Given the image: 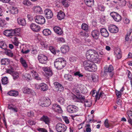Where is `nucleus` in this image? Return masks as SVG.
Listing matches in <instances>:
<instances>
[{"mask_svg": "<svg viewBox=\"0 0 132 132\" xmlns=\"http://www.w3.org/2000/svg\"><path fill=\"white\" fill-rule=\"evenodd\" d=\"M66 62L64 59L59 58L55 60L54 65L55 67L58 70H61L66 65Z\"/></svg>", "mask_w": 132, "mask_h": 132, "instance_id": "obj_1", "label": "nucleus"}, {"mask_svg": "<svg viewBox=\"0 0 132 132\" xmlns=\"http://www.w3.org/2000/svg\"><path fill=\"white\" fill-rule=\"evenodd\" d=\"M67 129V127L64 124L59 123H57L55 126V129L58 132H65Z\"/></svg>", "mask_w": 132, "mask_h": 132, "instance_id": "obj_2", "label": "nucleus"}, {"mask_svg": "<svg viewBox=\"0 0 132 132\" xmlns=\"http://www.w3.org/2000/svg\"><path fill=\"white\" fill-rule=\"evenodd\" d=\"M93 53L90 60L96 63H100V62L101 60L98 57V55L97 52L95 50H94Z\"/></svg>", "mask_w": 132, "mask_h": 132, "instance_id": "obj_3", "label": "nucleus"}, {"mask_svg": "<svg viewBox=\"0 0 132 132\" xmlns=\"http://www.w3.org/2000/svg\"><path fill=\"white\" fill-rule=\"evenodd\" d=\"M34 19L35 22L39 24H43L45 22V19L43 16L40 15L36 16L35 17Z\"/></svg>", "mask_w": 132, "mask_h": 132, "instance_id": "obj_4", "label": "nucleus"}, {"mask_svg": "<svg viewBox=\"0 0 132 132\" xmlns=\"http://www.w3.org/2000/svg\"><path fill=\"white\" fill-rule=\"evenodd\" d=\"M67 110L69 113H75L78 111V108L74 105H70L67 106Z\"/></svg>", "mask_w": 132, "mask_h": 132, "instance_id": "obj_5", "label": "nucleus"}, {"mask_svg": "<svg viewBox=\"0 0 132 132\" xmlns=\"http://www.w3.org/2000/svg\"><path fill=\"white\" fill-rule=\"evenodd\" d=\"M38 59L40 63L44 64L46 63L47 58L45 55L40 54L38 56Z\"/></svg>", "mask_w": 132, "mask_h": 132, "instance_id": "obj_6", "label": "nucleus"}, {"mask_svg": "<svg viewBox=\"0 0 132 132\" xmlns=\"http://www.w3.org/2000/svg\"><path fill=\"white\" fill-rule=\"evenodd\" d=\"M110 15L114 20L116 22L120 21L122 19L121 16L117 13L113 12L110 13Z\"/></svg>", "mask_w": 132, "mask_h": 132, "instance_id": "obj_7", "label": "nucleus"}, {"mask_svg": "<svg viewBox=\"0 0 132 132\" xmlns=\"http://www.w3.org/2000/svg\"><path fill=\"white\" fill-rule=\"evenodd\" d=\"M52 109L54 111L58 113H61L62 112L60 106L56 104H53Z\"/></svg>", "mask_w": 132, "mask_h": 132, "instance_id": "obj_8", "label": "nucleus"}, {"mask_svg": "<svg viewBox=\"0 0 132 132\" xmlns=\"http://www.w3.org/2000/svg\"><path fill=\"white\" fill-rule=\"evenodd\" d=\"M42 69L47 76H51L52 75V70L50 67H44Z\"/></svg>", "mask_w": 132, "mask_h": 132, "instance_id": "obj_9", "label": "nucleus"}, {"mask_svg": "<svg viewBox=\"0 0 132 132\" xmlns=\"http://www.w3.org/2000/svg\"><path fill=\"white\" fill-rule=\"evenodd\" d=\"M93 62L90 60L85 61L83 63V65L84 68L86 70L88 71L91 66Z\"/></svg>", "mask_w": 132, "mask_h": 132, "instance_id": "obj_10", "label": "nucleus"}, {"mask_svg": "<svg viewBox=\"0 0 132 132\" xmlns=\"http://www.w3.org/2000/svg\"><path fill=\"white\" fill-rule=\"evenodd\" d=\"M44 13L47 19H50L53 16L52 11L49 9H46L44 11Z\"/></svg>", "mask_w": 132, "mask_h": 132, "instance_id": "obj_11", "label": "nucleus"}, {"mask_svg": "<svg viewBox=\"0 0 132 132\" xmlns=\"http://www.w3.org/2000/svg\"><path fill=\"white\" fill-rule=\"evenodd\" d=\"M54 85L57 92L60 93L63 90V87L62 85L58 82H55L54 83Z\"/></svg>", "mask_w": 132, "mask_h": 132, "instance_id": "obj_12", "label": "nucleus"}, {"mask_svg": "<svg viewBox=\"0 0 132 132\" xmlns=\"http://www.w3.org/2000/svg\"><path fill=\"white\" fill-rule=\"evenodd\" d=\"M109 31L112 33H116L118 31V27L114 25H111L109 27Z\"/></svg>", "mask_w": 132, "mask_h": 132, "instance_id": "obj_13", "label": "nucleus"}, {"mask_svg": "<svg viewBox=\"0 0 132 132\" xmlns=\"http://www.w3.org/2000/svg\"><path fill=\"white\" fill-rule=\"evenodd\" d=\"M30 27L31 29L34 31L37 32L40 30V27L34 23H32L31 24Z\"/></svg>", "mask_w": 132, "mask_h": 132, "instance_id": "obj_14", "label": "nucleus"}, {"mask_svg": "<svg viewBox=\"0 0 132 132\" xmlns=\"http://www.w3.org/2000/svg\"><path fill=\"white\" fill-rule=\"evenodd\" d=\"M100 34L99 31L97 30H93L91 33V35L93 37L96 39H98Z\"/></svg>", "mask_w": 132, "mask_h": 132, "instance_id": "obj_15", "label": "nucleus"}, {"mask_svg": "<svg viewBox=\"0 0 132 132\" xmlns=\"http://www.w3.org/2000/svg\"><path fill=\"white\" fill-rule=\"evenodd\" d=\"M100 32L102 36L105 37L109 36V34L106 28H101L100 30Z\"/></svg>", "mask_w": 132, "mask_h": 132, "instance_id": "obj_16", "label": "nucleus"}, {"mask_svg": "<svg viewBox=\"0 0 132 132\" xmlns=\"http://www.w3.org/2000/svg\"><path fill=\"white\" fill-rule=\"evenodd\" d=\"M54 32L57 34L61 35L63 33V31L61 28L58 26H55L53 28Z\"/></svg>", "mask_w": 132, "mask_h": 132, "instance_id": "obj_17", "label": "nucleus"}, {"mask_svg": "<svg viewBox=\"0 0 132 132\" xmlns=\"http://www.w3.org/2000/svg\"><path fill=\"white\" fill-rule=\"evenodd\" d=\"M33 10L35 13L37 14H40L43 13V11L42 8L39 6L34 7Z\"/></svg>", "mask_w": 132, "mask_h": 132, "instance_id": "obj_18", "label": "nucleus"}, {"mask_svg": "<svg viewBox=\"0 0 132 132\" xmlns=\"http://www.w3.org/2000/svg\"><path fill=\"white\" fill-rule=\"evenodd\" d=\"M75 97L76 98L77 100H78L79 101V102L81 103L84 102L85 101V96L81 95H78L77 96H75L74 97V98Z\"/></svg>", "mask_w": 132, "mask_h": 132, "instance_id": "obj_19", "label": "nucleus"}, {"mask_svg": "<svg viewBox=\"0 0 132 132\" xmlns=\"http://www.w3.org/2000/svg\"><path fill=\"white\" fill-rule=\"evenodd\" d=\"M44 102L43 103H41V105L42 106H48L51 104V101L49 99L45 98L44 99Z\"/></svg>", "mask_w": 132, "mask_h": 132, "instance_id": "obj_20", "label": "nucleus"}, {"mask_svg": "<svg viewBox=\"0 0 132 132\" xmlns=\"http://www.w3.org/2000/svg\"><path fill=\"white\" fill-rule=\"evenodd\" d=\"M40 120L45 122L46 124H48L50 122V119L48 117L45 116H43L40 119Z\"/></svg>", "mask_w": 132, "mask_h": 132, "instance_id": "obj_21", "label": "nucleus"}, {"mask_svg": "<svg viewBox=\"0 0 132 132\" xmlns=\"http://www.w3.org/2000/svg\"><path fill=\"white\" fill-rule=\"evenodd\" d=\"M39 87L41 90L44 91H46L48 89L47 85L44 83H41L39 85Z\"/></svg>", "mask_w": 132, "mask_h": 132, "instance_id": "obj_22", "label": "nucleus"}, {"mask_svg": "<svg viewBox=\"0 0 132 132\" xmlns=\"http://www.w3.org/2000/svg\"><path fill=\"white\" fill-rule=\"evenodd\" d=\"M17 21L18 24L22 26L26 25V21L24 18H19L17 19Z\"/></svg>", "mask_w": 132, "mask_h": 132, "instance_id": "obj_23", "label": "nucleus"}, {"mask_svg": "<svg viewBox=\"0 0 132 132\" xmlns=\"http://www.w3.org/2000/svg\"><path fill=\"white\" fill-rule=\"evenodd\" d=\"M93 51H94L93 50H89L87 51L86 56L87 59L90 60V58L92 57V54H93Z\"/></svg>", "mask_w": 132, "mask_h": 132, "instance_id": "obj_24", "label": "nucleus"}, {"mask_svg": "<svg viewBox=\"0 0 132 132\" xmlns=\"http://www.w3.org/2000/svg\"><path fill=\"white\" fill-rule=\"evenodd\" d=\"M64 79L69 81H73L74 80L73 77L69 74H65L64 76Z\"/></svg>", "mask_w": 132, "mask_h": 132, "instance_id": "obj_25", "label": "nucleus"}, {"mask_svg": "<svg viewBox=\"0 0 132 132\" xmlns=\"http://www.w3.org/2000/svg\"><path fill=\"white\" fill-rule=\"evenodd\" d=\"M57 18L60 20H61L64 19L65 14L64 13L61 11H60L58 13L57 15Z\"/></svg>", "mask_w": 132, "mask_h": 132, "instance_id": "obj_26", "label": "nucleus"}, {"mask_svg": "<svg viewBox=\"0 0 132 132\" xmlns=\"http://www.w3.org/2000/svg\"><path fill=\"white\" fill-rule=\"evenodd\" d=\"M7 94L10 96L16 97L18 95L19 93L17 91L11 90L8 92Z\"/></svg>", "mask_w": 132, "mask_h": 132, "instance_id": "obj_27", "label": "nucleus"}, {"mask_svg": "<svg viewBox=\"0 0 132 132\" xmlns=\"http://www.w3.org/2000/svg\"><path fill=\"white\" fill-rule=\"evenodd\" d=\"M96 96H95V98L96 99V100H98L100 97H101L102 98V97L104 96V97L105 96V95H104V93L101 92L99 93V91L96 92Z\"/></svg>", "mask_w": 132, "mask_h": 132, "instance_id": "obj_28", "label": "nucleus"}, {"mask_svg": "<svg viewBox=\"0 0 132 132\" xmlns=\"http://www.w3.org/2000/svg\"><path fill=\"white\" fill-rule=\"evenodd\" d=\"M86 5L88 7H91L93 6L94 3V0H84Z\"/></svg>", "mask_w": 132, "mask_h": 132, "instance_id": "obj_29", "label": "nucleus"}, {"mask_svg": "<svg viewBox=\"0 0 132 132\" xmlns=\"http://www.w3.org/2000/svg\"><path fill=\"white\" fill-rule=\"evenodd\" d=\"M61 3L64 7H68L70 4V0H62Z\"/></svg>", "mask_w": 132, "mask_h": 132, "instance_id": "obj_30", "label": "nucleus"}, {"mask_svg": "<svg viewBox=\"0 0 132 132\" xmlns=\"http://www.w3.org/2000/svg\"><path fill=\"white\" fill-rule=\"evenodd\" d=\"M114 52L118 59H119L121 57V51L120 49H117Z\"/></svg>", "mask_w": 132, "mask_h": 132, "instance_id": "obj_31", "label": "nucleus"}, {"mask_svg": "<svg viewBox=\"0 0 132 132\" xmlns=\"http://www.w3.org/2000/svg\"><path fill=\"white\" fill-rule=\"evenodd\" d=\"M69 50V47L67 46H64L61 48V51L63 53H65Z\"/></svg>", "mask_w": 132, "mask_h": 132, "instance_id": "obj_32", "label": "nucleus"}, {"mask_svg": "<svg viewBox=\"0 0 132 132\" xmlns=\"http://www.w3.org/2000/svg\"><path fill=\"white\" fill-rule=\"evenodd\" d=\"M79 88L81 92L83 94L86 93L87 92V90L86 87L82 85H80Z\"/></svg>", "mask_w": 132, "mask_h": 132, "instance_id": "obj_33", "label": "nucleus"}, {"mask_svg": "<svg viewBox=\"0 0 132 132\" xmlns=\"http://www.w3.org/2000/svg\"><path fill=\"white\" fill-rule=\"evenodd\" d=\"M97 69V67L96 65L93 64V63L92 64L91 66L88 70V71L90 72H95Z\"/></svg>", "mask_w": 132, "mask_h": 132, "instance_id": "obj_34", "label": "nucleus"}, {"mask_svg": "<svg viewBox=\"0 0 132 132\" xmlns=\"http://www.w3.org/2000/svg\"><path fill=\"white\" fill-rule=\"evenodd\" d=\"M92 81L94 82H97L98 81V76L95 74H93L92 75Z\"/></svg>", "mask_w": 132, "mask_h": 132, "instance_id": "obj_35", "label": "nucleus"}, {"mask_svg": "<svg viewBox=\"0 0 132 132\" xmlns=\"http://www.w3.org/2000/svg\"><path fill=\"white\" fill-rule=\"evenodd\" d=\"M7 47V46L4 41H0V48L5 50Z\"/></svg>", "mask_w": 132, "mask_h": 132, "instance_id": "obj_36", "label": "nucleus"}, {"mask_svg": "<svg viewBox=\"0 0 132 132\" xmlns=\"http://www.w3.org/2000/svg\"><path fill=\"white\" fill-rule=\"evenodd\" d=\"M13 39L12 40V43L16 46H18L19 43L18 38L15 37H14Z\"/></svg>", "mask_w": 132, "mask_h": 132, "instance_id": "obj_37", "label": "nucleus"}, {"mask_svg": "<svg viewBox=\"0 0 132 132\" xmlns=\"http://www.w3.org/2000/svg\"><path fill=\"white\" fill-rule=\"evenodd\" d=\"M30 51V50L28 49L26 46L23 47L21 51V52L23 54L28 53Z\"/></svg>", "mask_w": 132, "mask_h": 132, "instance_id": "obj_38", "label": "nucleus"}, {"mask_svg": "<svg viewBox=\"0 0 132 132\" xmlns=\"http://www.w3.org/2000/svg\"><path fill=\"white\" fill-rule=\"evenodd\" d=\"M43 32L44 35L45 36L50 35L51 33V31L48 29H46L44 30Z\"/></svg>", "mask_w": 132, "mask_h": 132, "instance_id": "obj_39", "label": "nucleus"}, {"mask_svg": "<svg viewBox=\"0 0 132 132\" xmlns=\"http://www.w3.org/2000/svg\"><path fill=\"white\" fill-rule=\"evenodd\" d=\"M12 75L13 77V78L14 80L18 79L19 77V75L18 73L16 72H14L12 74Z\"/></svg>", "mask_w": 132, "mask_h": 132, "instance_id": "obj_40", "label": "nucleus"}, {"mask_svg": "<svg viewBox=\"0 0 132 132\" xmlns=\"http://www.w3.org/2000/svg\"><path fill=\"white\" fill-rule=\"evenodd\" d=\"M5 50V53L6 54L10 57H12L13 56V53L9 49H7L6 48Z\"/></svg>", "mask_w": 132, "mask_h": 132, "instance_id": "obj_41", "label": "nucleus"}, {"mask_svg": "<svg viewBox=\"0 0 132 132\" xmlns=\"http://www.w3.org/2000/svg\"><path fill=\"white\" fill-rule=\"evenodd\" d=\"M20 62L22 64V65L23 66L26 68H27L28 67L27 65V64L25 60L23 59L22 58H21L20 59Z\"/></svg>", "mask_w": 132, "mask_h": 132, "instance_id": "obj_42", "label": "nucleus"}, {"mask_svg": "<svg viewBox=\"0 0 132 132\" xmlns=\"http://www.w3.org/2000/svg\"><path fill=\"white\" fill-rule=\"evenodd\" d=\"M105 69L107 70V72H108L109 73L112 72V71L113 70V67L111 65H110L108 68H105Z\"/></svg>", "mask_w": 132, "mask_h": 132, "instance_id": "obj_43", "label": "nucleus"}, {"mask_svg": "<svg viewBox=\"0 0 132 132\" xmlns=\"http://www.w3.org/2000/svg\"><path fill=\"white\" fill-rule=\"evenodd\" d=\"M81 28L84 30L87 31L88 30V26L85 23H83L81 25Z\"/></svg>", "mask_w": 132, "mask_h": 132, "instance_id": "obj_44", "label": "nucleus"}, {"mask_svg": "<svg viewBox=\"0 0 132 132\" xmlns=\"http://www.w3.org/2000/svg\"><path fill=\"white\" fill-rule=\"evenodd\" d=\"M24 5L29 6L31 4V3L28 0H24L22 2Z\"/></svg>", "mask_w": 132, "mask_h": 132, "instance_id": "obj_45", "label": "nucleus"}, {"mask_svg": "<svg viewBox=\"0 0 132 132\" xmlns=\"http://www.w3.org/2000/svg\"><path fill=\"white\" fill-rule=\"evenodd\" d=\"M1 81L2 84H6L8 82L7 78L6 77H3Z\"/></svg>", "mask_w": 132, "mask_h": 132, "instance_id": "obj_46", "label": "nucleus"}, {"mask_svg": "<svg viewBox=\"0 0 132 132\" xmlns=\"http://www.w3.org/2000/svg\"><path fill=\"white\" fill-rule=\"evenodd\" d=\"M23 92L24 93L30 94L31 92V90L27 88H24L23 90Z\"/></svg>", "mask_w": 132, "mask_h": 132, "instance_id": "obj_47", "label": "nucleus"}, {"mask_svg": "<svg viewBox=\"0 0 132 132\" xmlns=\"http://www.w3.org/2000/svg\"><path fill=\"white\" fill-rule=\"evenodd\" d=\"M11 12L13 14H17L18 12V9L16 7H13L11 10Z\"/></svg>", "mask_w": 132, "mask_h": 132, "instance_id": "obj_48", "label": "nucleus"}, {"mask_svg": "<svg viewBox=\"0 0 132 132\" xmlns=\"http://www.w3.org/2000/svg\"><path fill=\"white\" fill-rule=\"evenodd\" d=\"M31 73H32L33 76H34L35 78L37 80H39V78L36 71L33 70H32L30 71Z\"/></svg>", "mask_w": 132, "mask_h": 132, "instance_id": "obj_49", "label": "nucleus"}, {"mask_svg": "<svg viewBox=\"0 0 132 132\" xmlns=\"http://www.w3.org/2000/svg\"><path fill=\"white\" fill-rule=\"evenodd\" d=\"M48 48H49V50L52 53L54 54H56V50L52 46H48Z\"/></svg>", "mask_w": 132, "mask_h": 132, "instance_id": "obj_50", "label": "nucleus"}, {"mask_svg": "<svg viewBox=\"0 0 132 132\" xmlns=\"http://www.w3.org/2000/svg\"><path fill=\"white\" fill-rule=\"evenodd\" d=\"M9 60L7 59H3L1 60V64L2 65H5L9 61Z\"/></svg>", "mask_w": 132, "mask_h": 132, "instance_id": "obj_51", "label": "nucleus"}, {"mask_svg": "<svg viewBox=\"0 0 132 132\" xmlns=\"http://www.w3.org/2000/svg\"><path fill=\"white\" fill-rule=\"evenodd\" d=\"M85 106L90 107L92 105V103L91 102L88 101L87 100H85Z\"/></svg>", "mask_w": 132, "mask_h": 132, "instance_id": "obj_52", "label": "nucleus"}, {"mask_svg": "<svg viewBox=\"0 0 132 132\" xmlns=\"http://www.w3.org/2000/svg\"><path fill=\"white\" fill-rule=\"evenodd\" d=\"M131 32V31H130L127 32L125 37V40L126 41H127L129 40V37L130 35Z\"/></svg>", "mask_w": 132, "mask_h": 132, "instance_id": "obj_53", "label": "nucleus"}, {"mask_svg": "<svg viewBox=\"0 0 132 132\" xmlns=\"http://www.w3.org/2000/svg\"><path fill=\"white\" fill-rule=\"evenodd\" d=\"M23 78L26 79H30V76L29 73H25L23 75Z\"/></svg>", "mask_w": 132, "mask_h": 132, "instance_id": "obj_54", "label": "nucleus"}, {"mask_svg": "<svg viewBox=\"0 0 132 132\" xmlns=\"http://www.w3.org/2000/svg\"><path fill=\"white\" fill-rule=\"evenodd\" d=\"M57 101L61 104H63L65 101L63 98L60 97L57 99Z\"/></svg>", "mask_w": 132, "mask_h": 132, "instance_id": "obj_55", "label": "nucleus"}, {"mask_svg": "<svg viewBox=\"0 0 132 132\" xmlns=\"http://www.w3.org/2000/svg\"><path fill=\"white\" fill-rule=\"evenodd\" d=\"M17 29H11V34L10 35V37L11 38L12 36H15V32Z\"/></svg>", "mask_w": 132, "mask_h": 132, "instance_id": "obj_56", "label": "nucleus"}, {"mask_svg": "<svg viewBox=\"0 0 132 132\" xmlns=\"http://www.w3.org/2000/svg\"><path fill=\"white\" fill-rule=\"evenodd\" d=\"M123 22L125 24H129L130 22V20L126 17H125L123 19Z\"/></svg>", "mask_w": 132, "mask_h": 132, "instance_id": "obj_57", "label": "nucleus"}, {"mask_svg": "<svg viewBox=\"0 0 132 132\" xmlns=\"http://www.w3.org/2000/svg\"><path fill=\"white\" fill-rule=\"evenodd\" d=\"M6 72L7 73H9L11 75L14 72L13 71V68H11V69H7L6 70Z\"/></svg>", "mask_w": 132, "mask_h": 132, "instance_id": "obj_58", "label": "nucleus"}, {"mask_svg": "<svg viewBox=\"0 0 132 132\" xmlns=\"http://www.w3.org/2000/svg\"><path fill=\"white\" fill-rule=\"evenodd\" d=\"M107 69H105V70L104 71H101V76L102 77L105 76L108 73L107 72Z\"/></svg>", "mask_w": 132, "mask_h": 132, "instance_id": "obj_59", "label": "nucleus"}, {"mask_svg": "<svg viewBox=\"0 0 132 132\" xmlns=\"http://www.w3.org/2000/svg\"><path fill=\"white\" fill-rule=\"evenodd\" d=\"M104 124L106 128H108L109 127V123L108 120L106 119L104 121Z\"/></svg>", "mask_w": 132, "mask_h": 132, "instance_id": "obj_60", "label": "nucleus"}, {"mask_svg": "<svg viewBox=\"0 0 132 132\" xmlns=\"http://www.w3.org/2000/svg\"><path fill=\"white\" fill-rule=\"evenodd\" d=\"M116 95L117 97L118 98H120L121 96V95L122 94V93L120 91H118V90H116Z\"/></svg>", "mask_w": 132, "mask_h": 132, "instance_id": "obj_61", "label": "nucleus"}, {"mask_svg": "<svg viewBox=\"0 0 132 132\" xmlns=\"http://www.w3.org/2000/svg\"><path fill=\"white\" fill-rule=\"evenodd\" d=\"M63 119L66 123L68 124L69 123V120L67 117H63Z\"/></svg>", "mask_w": 132, "mask_h": 132, "instance_id": "obj_62", "label": "nucleus"}, {"mask_svg": "<svg viewBox=\"0 0 132 132\" xmlns=\"http://www.w3.org/2000/svg\"><path fill=\"white\" fill-rule=\"evenodd\" d=\"M5 21L0 18V27H3L4 26Z\"/></svg>", "mask_w": 132, "mask_h": 132, "instance_id": "obj_63", "label": "nucleus"}, {"mask_svg": "<svg viewBox=\"0 0 132 132\" xmlns=\"http://www.w3.org/2000/svg\"><path fill=\"white\" fill-rule=\"evenodd\" d=\"M57 42L61 43H64L65 42V40L63 37H60L57 38L56 39Z\"/></svg>", "mask_w": 132, "mask_h": 132, "instance_id": "obj_64", "label": "nucleus"}]
</instances>
